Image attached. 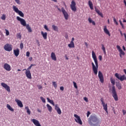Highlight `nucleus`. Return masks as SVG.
<instances>
[{
    "mask_svg": "<svg viewBox=\"0 0 126 126\" xmlns=\"http://www.w3.org/2000/svg\"><path fill=\"white\" fill-rule=\"evenodd\" d=\"M111 92L112 96L114 98L115 101H118L119 97H118V94L117 93V91H116V88L115 87V86L112 87Z\"/></svg>",
    "mask_w": 126,
    "mask_h": 126,
    "instance_id": "3",
    "label": "nucleus"
},
{
    "mask_svg": "<svg viewBox=\"0 0 126 126\" xmlns=\"http://www.w3.org/2000/svg\"><path fill=\"white\" fill-rule=\"evenodd\" d=\"M7 108L9 111H11V112H14V109L8 104H7Z\"/></svg>",
    "mask_w": 126,
    "mask_h": 126,
    "instance_id": "26",
    "label": "nucleus"
},
{
    "mask_svg": "<svg viewBox=\"0 0 126 126\" xmlns=\"http://www.w3.org/2000/svg\"><path fill=\"white\" fill-rule=\"evenodd\" d=\"M69 48H74V42H70V44H68Z\"/></svg>",
    "mask_w": 126,
    "mask_h": 126,
    "instance_id": "32",
    "label": "nucleus"
},
{
    "mask_svg": "<svg viewBox=\"0 0 126 126\" xmlns=\"http://www.w3.org/2000/svg\"><path fill=\"white\" fill-rule=\"evenodd\" d=\"M100 100L104 111H106V113H108V104H107V103H105V102H104V98H103V97H101Z\"/></svg>",
    "mask_w": 126,
    "mask_h": 126,
    "instance_id": "7",
    "label": "nucleus"
},
{
    "mask_svg": "<svg viewBox=\"0 0 126 126\" xmlns=\"http://www.w3.org/2000/svg\"><path fill=\"white\" fill-rule=\"evenodd\" d=\"M103 31L104 32V33H105V34H106L107 35H108V36H111V34L110 33V32L109 31V30H108V29H107V26H105L103 29Z\"/></svg>",
    "mask_w": 126,
    "mask_h": 126,
    "instance_id": "20",
    "label": "nucleus"
},
{
    "mask_svg": "<svg viewBox=\"0 0 126 126\" xmlns=\"http://www.w3.org/2000/svg\"><path fill=\"white\" fill-rule=\"evenodd\" d=\"M70 8L72 11H74V12H75L77 10L76 8V3L75 2V1L74 0H72L71 2V4L70 5Z\"/></svg>",
    "mask_w": 126,
    "mask_h": 126,
    "instance_id": "6",
    "label": "nucleus"
},
{
    "mask_svg": "<svg viewBox=\"0 0 126 126\" xmlns=\"http://www.w3.org/2000/svg\"><path fill=\"white\" fill-rule=\"evenodd\" d=\"M51 58L52 60H53V61H55V62L57 61V57L56 56V54H55V53L54 52L51 53Z\"/></svg>",
    "mask_w": 126,
    "mask_h": 126,
    "instance_id": "21",
    "label": "nucleus"
},
{
    "mask_svg": "<svg viewBox=\"0 0 126 126\" xmlns=\"http://www.w3.org/2000/svg\"><path fill=\"white\" fill-rule=\"evenodd\" d=\"M17 37L19 38V39H21L22 36H21V34L20 33H18L17 34Z\"/></svg>",
    "mask_w": 126,
    "mask_h": 126,
    "instance_id": "42",
    "label": "nucleus"
},
{
    "mask_svg": "<svg viewBox=\"0 0 126 126\" xmlns=\"http://www.w3.org/2000/svg\"><path fill=\"white\" fill-rule=\"evenodd\" d=\"M88 21L89 23H92L93 25H96V23H95V22H94V21L92 20V19H91V18H88Z\"/></svg>",
    "mask_w": 126,
    "mask_h": 126,
    "instance_id": "27",
    "label": "nucleus"
},
{
    "mask_svg": "<svg viewBox=\"0 0 126 126\" xmlns=\"http://www.w3.org/2000/svg\"><path fill=\"white\" fill-rule=\"evenodd\" d=\"M25 109V110H27V113L28 115L31 114V111H30V109H29V107H28V106H26Z\"/></svg>",
    "mask_w": 126,
    "mask_h": 126,
    "instance_id": "28",
    "label": "nucleus"
},
{
    "mask_svg": "<svg viewBox=\"0 0 126 126\" xmlns=\"http://www.w3.org/2000/svg\"><path fill=\"white\" fill-rule=\"evenodd\" d=\"M116 86L118 88L119 90H121V89H122V84H121L120 83H116Z\"/></svg>",
    "mask_w": 126,
    "mask_h": 126,
    "instance_id": "29",
    "label": "nucleus"
},
{
    "mask_svg": "<svg viewBox=\"0 0 126 126\" xmlns=\"http://www.w3.org/2000/svg\"><path fill=\"white\" fill-rule=\"evenodd\" d=\"M29 61H30V62H32V57H30L29 58Z\"/></svg>",
    "mask_w": 126,
    "mask_h": 126,
    "instance_id": "60",
    "label": "nucleus"
},
{
    "mask_svg": "<svg viewBox=\"0 0 126 126\" xmlns=\"http://www.w3.org/2000/svg\"><path fill=\"white\" fill-rule=\"evenodd\" d=\"M98 76L101 83H104V76H103V73H102V72H101V71H98Z\"/></svg>",
    "mask_w": 126,
    "mask_h": 126,
    "instance_id": "14",
    "label": "nucleus"
},
{
    "mask_svg": "<svg viewBox=\"0 0 126 126\" xmlns=\"http://www.w3.org/2000/svg\"><path fill=\"white\" fill-rule=\"evenodd\" d=\"M25 74L29 79H32V75H31V72L30 70L26 71Z\"/></svg>",
    "mask_w": 126,
    "mask_h": 126,
    "instance_id": "17",
    "label": "nucleus"
},
{
    "mask_svg": "<svg viewBox=\"0 0 126 126\" xmlns=\"http://www.w3.org/2000/svg\"><path fill=\"white\" fill-rule=\"evenodd\" d=\"M98 14H99L100 15V16H101V17H103V14L102 13H101L100 12H99Z\"/></svg>",
    "mask_w": 126,
    "mask_h": 126,
    "instance_id": "51",
    "label": "nucleus"
},
{
    "mask_svg": "<svg viewBox=\"0 0 126 126\" xmlns=\"http://www.w3.org/2000/svg\"><path fill=\"white\" fill-rule=\"evenodd\" d=\"M41 34L44 40H46L47 36H48V33L47 32H41Z\"/></svg>",
    "mask_w": 126,
    "mask_h": 126,
    "instance_id": "22",
    "label": "nucleus"
},
{
    "mask_svg": "<svg viewBox=\"0 0 126 126\" xmlns=\"http://www.w3.org/2000/svg\"><path fill=\"white\" fill-rule=\"evenodd\" d=\"M55 109L56 110V111H57L59 115L62 114V110H61V108L58 106V104L55 105Z\"/></svg>",
    "mask_w": 126,
    "mask_h": 126,
    "instance_id": "18",
    "label": "nucleus"
},
{
    "mask_svg": "<svg viewBox=\"0 0 126 126\" xmlns=\"http://www.w3.org/2000/svg\"><path fill=\"white\" fill-rule=\"evenodd\" d=\"M15 1L18 4H20V3H21L20 2V0H15Z\"/></svg>",
    "mask_w": 126,
    "mask_h": 126,
    "instance_id": "44",
    "label": "nucleus"
},
{
    "mask_svg": "<svg viewBox=\"0 0 126 126\" xmlns=\"http://www.w3.org/2000/svg\"><path fill=\"white\" fill-rule=\"evenodd\" d=\"M40 99H41L42 102H43V103H46V99H45L44 98V97H43L42 96H41Z\"/></svg>",
    "mask_w": 126,
    "mask_h": 126,
    "instance_id": "40",
    "label": "nucleus"
},
{
    "mask_svg": "<svg viewBox=\"0 0 126 126\" xmlns=\"http://www.w3.org/2000/svg\"><path fill=\"white\" fill-rule=\"evenodd\" d=\"M65 59H66V60H68V58H67V55H65Z\"/></svg>",
    "mask_w": 126,
    "mask_h": 126,
    "instance_id": "58",
    "label": "nucleus"
},
{
    "mask_svg": "<svg viewBox=\"0 0 126 126\" xmlns=\"http://www.w3.org/2000/svg\"><path fill=\"white\" fill-rule=\"evenodd\" d=\"M52 28H53L54 31H56L57 32L59 31V28H58V26H55V25H53L52 26Z\"/></svg>",
    "mask_w": 126,
    "mask_h": 126,
    "instance_id": "25",
    "label": "nucleus"
},
{
    "mask_svg": "<svg viewBox=\"0 0 126 126\" xmlns=\"http://www.w3.org/2000/svg\"><path fill=\"white\" fill-rule=\"evenodd\" d=\"M58 9L60 12L62 11V13H63V15L64 16L65 20H67L69 16L68 15V13H67V12L65 11V9H64V8L62 7V10L60 8H58Z\"/></svg>",
    "mask_w": 126,
    "mask_h": 126,
    "instance_id": "4",
    "label": "nucleus"
},
{
    "mask_svg": "<svg viewBox=\"0 0 126 126\" xmlns=\"http://www.w3.org/2000/svg\"><path fill=\"white\" fill-rule=\"evenodd\" d=\"M6 18V17H5V14H3L2 15V16L1 17V19H2V20H5Z\"/></svg>",
    "mask_w": 126,
    "mask_h": 126,
    "instance_id": "37",
    "label": "nucleus"
},
{
    "mask_svg": "<svg viewBox=\"0 0 126 126\" xmlns=\"http://www.w3.org/2000/svg\"><path fill=\"white\" fill-rule=\"evenodd\" d=\"M99 61H102V56L100 55L98 57Z\"/></svg>",
    "mask_w": 126,
    "mask_h": 126,
    "instance_id": "54",
    "label": "nucleus"
},
{
    "mask_svg": "<svg viewBox=\"0 0 126 126\" xmlns=\"http://www.w3.org/2000/svg\"><path fill=\"white\" fill-rule=\"evenodd\" d=\"M74 117L76 118V119H75L76 123L79 124V125H82V121L80 119V117L78 116L77 114H74Z\"/></svg>",
    "mask_w": 126,
    "mask_h": 126,
    "instance_id": "10",
    "label": "nucleus"
},
{
    "mask_svg": "<svg viewBox=\"0 0 126 126\" xmlns=\"http://www.w3.org/2000/svg\"><path fill=\"white\" fill-rule=\"evenodd\" d=\"M37 112H38V113H41V110L40 109H37Z\"/></svg>",
    "mask_w": 126,
    "mask_h": 126,
    "instance_id": "62",
    "label": "nucleus"
},
{
    "mask_svg": "<svg viewBox=\"0 0 126 126\" xmlns=\"http://www.w3.org/2000/svg\"><path fill=\"white\" fill-rule=\"evenodd\" d=\"M85 45L87 47V48L88 47V44L87 43V42H85Z\"/></svg>",
    "mask_w": 126,
    "mask_h": 126,
    "instance_id": "57",
    "label": "nucleus"
},
{
    "mask_svg": "<svg viewBox=\"0 0 126 126\" xmlns=\"http://www.w3.org/2000/svg\"><path fill=\"white\" fill-rule=\"evenodd\" d=\"M4 49L5 51H7V52H10V51H12V47H11V45H10L8 43L6 44L4 46Z\"/></svg>",
    "mask_w": 126,
    "mask_h": 126,
    "instance_id": "9",
    "label": "nucleus"
},
{
    "mask_svg": "<svg viewBox=\"0 0 126 126\" xmlns=\"http://www.w3.org/2000/svg\"><path fill=\"white\" fill-rule=\"evenodd\" d=\"M115 76L118 78L120 81H124V80H126V76L125 75L120 77V74L118 73L115 74Z\"/></svg>",
    "mask_w": 126,
    "mask_h": 126,
    "instance_id": "8",
    "label": "nucleus"
},
{
    "mask_svg": "<svg viewBox=\"0 0 126 126\" xmlns=\"http://www.w3.org/2000/svg\"><path fill=\"white\" fill-rule=\"evenodd\" d=\"M89 124H90V125L91 126H92V125H93V124L92 123V122H90Z\"/></svg>",
    "mask_w": 126,
    "mask_h": 126,
    "instance_id": "63",
    "label": "nucleus"
},
{
    "mask_svg": "<svg viewBox=\"0 0 126 126\" xmlns=\"http://www.w3.org/2000/svg\"><path fill=\"white\" fill-rule=\"evenodd\" d=\"M84 100L86 101V102H88V98L86 97H84Z\"/></svg>",
    "mask_w": 126,
    "mask_h": 126,
    "instance_id": "49",
    "label": "nucleus"
},
{
    "mask_svg": "<svg viewBox=\"0 0 126 126\" xmlns=\"http://www.w3.org/2000/svg\"><path fill=\"white\" fill-rule=\"evenodd\" d=\"M31 122H32V123H33V124L34 125V126H41V124H40V122H39V121H38L35 119H32Z\"/></svg>",
    "mask_w": 126,
    "mask_h": 126,
    "instance_id": "16",
    "label": "nucleus"
},
{
    "mask_svg": "<svg viewBox=\"0 0 126 126\" xmlns=\"http://www.w3.org/2000/svg\"><path fill=\"white\" fill-rule=\"evenodd\" d=\"M110 81H111V83H112V85H115V83H116V82H115V79H113V78H111L110 79Z\"/></svg>",
    "mask_w": 126,
    "mask_h": 126,
    "instance_id": "35",
    "label": "nucleus"
},
{
    "mask_svg": "<svg viewBox=\"0 0 126 126\" xmlns=\"http://www.w3.org/2000/svg\"><path fill=\"white\" fill-rule=\"evenodd\" d=\"M53 85L55 88H57V87H58V85H57V83H56V82H53Z\"/></svg>",
    "mask_w": 126,
    "mask_h": 126,
    "instance_id": "39",
    "label": "nucleus"
},
{
    "mask_svg": "<svg viewBox=\"0 0 126 126\" xmlns=\"http://www.w3.org/2000/svg\"><path fill=\"white\" fill-rule=\"evenodd\" d=\"M123 115H125L126 114V111L125 110H123Z\"/></svg>",
    "mask_w": 126,
    "mask_h": 126,
    "instance_id": "56",
    "label": "nucleus"
},
{
    "mask_svg": "<svg viewBox=\"0 0 126 126\" xmlns=\"http://www.w3.org/2000/svg\"><path fill=\"white\" fill-rule=\"evenodd\" d=\"M37 87L38 88V89L40 90L41 89H42V88H43V87L41 85H37Z\"/></svg>",
    "mask_w": 126,
    "mask_h": 126,
    "instance_id": "45",
    "label": "nucleus"
},
{
    "mask_svg": "<svg viewBox=\"0 0 126 126\" xmlns=\"http://www.w3.org/2000/svg\"><path fill=\"white\" fill-rule=\"evenodd\" d=\"M13 9L14 11H15V12H16V13H18V14H19V15H20V16H21V17H24V14L23 13V12H22V11L19 10L18 9V8L16 7V6L13 5Z\"/></svg>",
    "mask_w": 126,
    "mask_h": 126,
    "instance_id": "5",
    "label": "nucleus"
},
{
    "mask_svg": "<svg viewBox=\"0 0 126 126\" xmlns=\"http://www.w3.org/2000/svg\"><path fill=\"white\" fill-rule=\"evenodd\" d=\"M64 90V88H63V87H60V90H61L62 91H63Z\"/></svg>",
    "mask_w": 126,
    "mask_h": 126,
    "instance_id": "53",
    "label": "nucleus"
},
{
    "mask_svg": "<svg viewBox=\"0 0 126 126\" xmlns=\"http://www.w3.org/2000/svg\"><path fill=\"white\" fill-rule=\"evenodd\" d=\"M19 49L17 48L16 50H14V54L15 56V57H17L18 56H19Z\"/></svg>",
    "mask_w": 126,
    "mask_h": 126,
    "instance_id": "23",
    "label": "nucleus"
},
{
    "mask_svg": "<svg viewBox=\"0 0 126 126\" xmlns=\"http://www.w3.org/2000/svg\"><path fill=\"white\" fill-rule=\"evenodd\" d=\"M44 28L45 29V30H46V31H50V30H49V28H48V26H47L46 25L44 26Z\"/></svg>",
    "mask_w": 126,
    "mask_h": 126,
    "instance_id": "38",
    "label": "nucleus"
},
{
    "mask_svg": "<svg viewBox=\"0 0 126 126\" xmlns=\"http://www.w3.org/2000/svg\"><path fill=\"white\" fill-rule=\"evenodd\" d=\"M89 5L90 6V8H91V9L92 10H93L94 8H93V3H92V1H91V0H89V2H88Z\"/></svg>",
    "mask_w": 126,
    "mask_h": 126,
    "instance_id": "24",
    "label": "nucleus"
},
{
    "mask_svg": "<svg viewBox=\"0 0 126 126\" xmlns=\"http://www.w3.org/2000/svg\"><path fill=\"white\" fill-rule=\"evenodd\" d=\"M90 114H91V113H90V112H89V111H88L87 114V118H88L89 117V115H90Z\"/></svg>",
    "mask_w": 126,
    "mask_h": 126,
    "instance_id": "52",
    "label": "nucleus"
},
{
    "mask_svg": "<svg viewBox=\"0 0 126 126\" xmlns=\"http://www.w3.org/2000/svg\"><path fill=\"white\" fill-rule=\"evenodd\" d=\"M123 22H125L126 23V20L125 19H124L123 20Z\"/></svg>",
    "mask_w": 126,
    "mask_h": 126,
    "instance_id": "64",
    "label": "nucleus"
},
{
    "mask_svg": "<svg viewBox=\"0 0 126 126\" xmlns=\"http://www.w3.org/2000/svg\"><path fill=\"white\" fill-rule=\"evenodd\" d=\"M1 86H2V87H3L4 89H5L7 92H10V87H9V86L7 85L4 83H1Z\"/></svg>",
    "mask_w": 126,
    "mask_h": 126,
    "instance_id": "15",
    "label": "nucleus"
},
{
    "mask_svg": "<svg viewBox=\"0 0 126 126\" xmlns=\"http://www.w3.org/2000/svg\"><path fill=\"white\" fill-rule=\"evenodd\" d=\"M3 67L4 69H5L7 71H10L11 70V66L7 63H4Z\"/></svg>",
    "mask_w": 126,
    "mask_h": 126,
    "instance_id": "13",
    "label": "nucleus"
},
{
    "mask_svg": "<svg viewBox=\"0 0 126 126\" xmlns=\"http://www.w3.org/2000/svg\"><path fill=\"white\" fill-rule=\"evenodd\" d=\"M33 65H35V64H31V65L27 68V69H24L23 70V71H24V70H30V69H31V68H32V67L33 66Z\"/></svg>",
    "mask_w": 126,
    "mask_h": 126,
    "instance_id": "33",
    "label": "nucleus"
},
{
    "mask_svg": "<svg viewBox=\"0 0 126 126\" xmlns=\"http://www.w3.org/2000/svg\"><path fill=\"white\" fill-rule=\"evenodd\" d=\"M108 24H110V19L107 20Z\"/></svg>",
    "mask_w": 126,
    "mask_h": 126,
    "instance_id": "61",
    "label": "nucleus"
},
{
    "mask_svg": "<svg viewBox=\"0 0 126 126\" xmlns=\"http://www.w3.org/2000/svg\"><path fill=\"white\" fill-rule=\"evenodd\" d=\"M113 21L116 25H119V23H118V22L117 21V20L115 17L113 18Z\"/></svg>",
    "mask_w": 126,
    "mask_h": 126,
    "instance_id": "36",
    "label": "nucleus"
},
{
    "mask_svg": "<svg viewBox=\"0 0 126 126\" xmlns=\"http://www.w3.org/2000/svg\"><path fill=\"white\" fill-rule=\"evenodd\" d=\"M116 48L117 50H118L119 52H120V58H122V56H125V55H126V53H125V52H124L123 51V49L121 48V46H120V45H117Z\"/></svg>",
    "mask_w": 126,
    "mask_h": 126,
    "instance_id": "12",
    "label": "nucleus"
},
{
    "mask_svg": "<svg viewBox=\"0 0 126 126\" xmlns=\"http://www.w3.org/2000/svg\"><path fill=\"white\" fill-rule=\"evenodd\" d=\"M46 106L48 111H49L50 112H52V110H53V108L52 107V106H51V105H50V104H47L46 105Z\"/></svg>",
    "mask_w": 126,
    "mask_h": 126,
    "instance_id": "30",
    "label": "nucleus"
},
{
    "mask_svg": "<svg viewBox=\"0 0 126 126\" xmlns=\"http://www.w3.org/2000/svg\"><path fill=\"white\" fill-rule=\"evenodd\" d=\"M73 83L74 84V87L76 89H77L78 87H77V85L76 84V83L75 82H73Z\"/></svg>",
    "mask_w": 126,
    "mask_h": 126,
    "instance_id": "41",
    "label": "nucleus"
},
{
    "mask_svg": "<svg viewBox=\"0 0 126 126\" xmlns=\"http://www.w3.org/2000/svg\"><path fill=\"white\" fill-rule=\"evenodd\" d=\"M123 49L124 51H126V47H125V46H123Z\"/></svg>",
    "mask_w": 126,
    "mask_h": 126,
    "instance_id": "59",
    "label": "nucleus"
},
{
    "mask_svg": "<svg viewBox=\"0 0 126 126\" xmlns=\"http://www.w3.org/2000/svg\"><path fill=\"white\" fill-rule=\"evenodd\" d=\"M5 31H6V35L7 36H8V35H9V32L7 30H5Z\"/></svg>",
    "mask_w": 126,
    "mask_h": 126,
    "instance_id": "46",
    "label": "nucleus"
},
{
    "mask_svg": "<svg viewBox=\"0 0 126 126\" xmlns=\"http://www.w3.org/2000/svg\"><path fill=\"white\" fill-rule=\"evenodd\" d=\"M74 37H72L70 42L74 43Z\"/></svg>",
    "mask_w": 126,
    "mask_h": 126,
    "instance_id": "55",
    "label": "nucleus"
},
{
    "mask_svg": "<svg viewBox=\"0 0 126 126\" xmlns=\"http://www.w3.org/2000/svg\"><path fill=\"white\" fill-rule=\"evenodd\" d=\"M104 55H106V48L105 46H104V44H102V48H101Z\"/></svg>",
    "mask_w": 126,
    "mask_h": 126,
    "instance_id": "34",
    "label": "nucleus"
},
{
    "mask_svg": "<svg viewBox=\"0 0 126 126\" xmlns=\"http://www.w3.org/2000/svg\"><path fill=\"white\" fill-rule=\"evenodd\" d=\"M24 47V46L23 43H21L20 44V48H21V49L22 50V49H23Z\"/></svg>",
    "mask_w": 126,
    "mask_h": 126,
    "instance_id": "48",
    "label": "nucleus"
},
{
    "mask_svg": "<svg viewBox=\"0 0 126 126\" xmlns=\"http://www.w3.org/2000/svg\"><path fill=\"white\" fill-rule=\"evenodd\" d=\"M15 102H16L18 106H19L20 108H23V104L22 103V102L20 100L18 99H16Z\"/></svg>",
    "mask_w": 126,
    "mask_h": 126,
    "instance_id": "19",
    "label": "nucleus"
},
{
    "mask_svg": "<svg viewBox=\"0 0 126 126\" xmlns=\"http://www.w3.org/2000/svg\"><path fill=\"white\" fill-rule=\"evenodd\" d=\"M119 22L120 23V25H121L122 28L124 29L125 27H124V24H123V23L122 22V21L121 20H119Z\"/></svg>",
    "mask_w": 126,
    "mask_h": 126,
    "instance_id": "43",
    "label": "nucleus"
},
{
    "mask_svg": "<svg viewBox=\"0 0 126 126\" xmlns=\"http://www.w3.org/2000/svg\"><path fill=\"white\" fill-rule=\"evenodd\" d=\"M16 18L18 21H20L21 25H23V26H24V27H26V29H27L28 32H29L30 33H31L32 32V29H31V27H30V25H29V24H26V21H25L24 19H22L19 16H17Z\"/></svg>",
    "mask_w": 126,
    "mask_h": 126,
    "instance_id": "2",
    "label": "nucleus"
},
{
    "mask_svg": "<svg viewBox=\"0 0 126 126\" xmlns=\"http://www.w3.org/2000/svg\"><path fill=\"white\" fill-rule=\"evenodd\" d=\"M95 11L96 13H97V14L100 12V11L99 10V9H96V8H95Z\"/></svg>",
    "mask_w": 126,
    "mask_h": 126,
    "instance_id": "50",
    "label": "nucleus"
},
{
    "mask_svg": "<svg viewBox=\"0 0 126 126\" xmlns=\"http://www.w3.org/2000/svg\"><path fill=\"white\" fill-rule=\"evenodd\" d=\"M91 121H92L93 123H99V120L97 116L95 115H91L90 117Z\"/></svg>",
    "mask_w": 126,
    "mask_h": 126,
    "instance_id": "11",
    "label": "nucleus"
},
{
    "mask_svg": "<svg viewBox=\"0 0 126 126\" xmlns=\"http://www.w3.org/2000/svg\"><path fill=\"white\" fill-rule=\"evenodd\" d=\"M48 102L50 103V104H52L53 106H55V102H54L53 100H50V99L49 97L47 98Z\"/></svg>",
    "mask_w": 126,
    "mask_h": 126,
    "instance_id": "31",
    "label": "nucleus"
},
{
    "mask_svg": "<svg viewBox=\"0 0 126 126\" xmlns=\"http://www.w3.org/2000/svg\"><path fill=\"white\" fill-rule=\"evenodd\" d=\"M92 58L95 64V66L94 63L93 62L92 63L93 70L95 75H97V74H98V61L97 60V57L96 56V54H95V52H94V51H92Z\"/></svg>",
    "mask_w": 126,
    "mask_h": 126,
    "instance_id": "1",
    "label": "nucleus"
},
{
    "mask_svg": "<svg viewBox=\"0 0 126 126\" xmlns=\"http://www.w3.org/2000/svg\"><path fill=\"white\" fill-rule=\"evenodd\" d=\"M26 56H27V57H30V52H29V51H27V52Z\"/></svg>",
    "mask_w": 126,
    "mask_h": 126,
    "instance_id": "47",
    "label": "nucleus"
}]
</instances>
